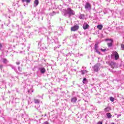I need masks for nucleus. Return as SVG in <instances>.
I'll use <instances>...</instances> for the list:
<instances>
[{
    "label": "nucleus",
    "instance_id": "obj_17",
    "mask_svg": "<svg viewBox=\"0 0 124 124\" xmlns=\"http://www.w3.org/2000/svg\"><path fill=\"white\" fill-rule=\"evenodd\" d=\"M83 28L84 30H87V29H89V25L87 24H84L83 26Z\"/></svg>",
    "mask_w": 124,
    "mask_h": 124
},
{
    "label": "nucleus",
    "instance_id": "obj_25",
    "mask_svg": "<svg viewBox=\"0 0 124 124\" xmlns=\"http://www.w3.org/2000/svg\"><path fill=\"white\" fill-rule=\"evenodd\" d=\"M109 100H110V101H112V102H114V101H115V98L113 97H110Z\"/></svg>",
    "mask_w": 124,
    "mask_h": 124
},
{
    "label": "nucleus",
    "instance_id": "obj_15",
    "mask_svg": "<svg viewBox=\"0 0 124 124\" xmlns=\"http://www.w3.org/2000/svg\"><path fill=\"white\" fill-rule=\"evenodd\" d=\"M106 116H107L108 119H111L112 118V115L110 113H108L106 114Z\"/></svg>",
    "mask_w": 124,
    "mask_h": 124
},
{
    "label": "nucleus",
    "instance_id": "obj_40",
    "mask_svg": "<svg viewBox=\"0 0 124 124\" xmlns=\"http://www.w3.org/2000/svg\"><path fill=\"white\" fill-rule=\"evenodd\" d=\"M9 11L10 12V13H11L12 12V11L9 10Z\"/></svg>",
    "mask_w": 124,
    "mask_h": 124
},
{
    "label": "nucleus",
    "instance_id": "obj_36",
    "mask_svg": "<svg viewBox=\"0 0 124 124\" xmlns=\"http://www.w3.org/2000/svg\"><path fill=\"white\" fill-rule=\"evenodd\" d=\"M16 64L17 65H19V64H20V62H16Z\"/></svg>",
    "mask_w": 124,
    "mask_h": 124
},
{
    "label": "nucleus",
    "instance_id": "obj_34",
    "mask_svg": "<svg viewBox=\"0 0 124 124\" xmlns=\"http://www.w3.org/2000/svg\"><path fill=\"white\" fill-rule=\"evenodd\" d=\"M1 48H2V45H1V44H0V50L1 49Z\"/></svg>",
    "mask_w": 124,
    "mask_h": 124
},
{
    "label": "nucleus",
    "instance_id": "obj_10",
    "mask_svg": "<svg viewBox=\"0 0 124 124\" xmlns=\"http://www.w3.org/2000/svg\"><path fill=\"white\" fill-rule=\"evenodd\" d=\"M38 4H39V1L38 0H34L33 3L34 7H36Z\"/></svg>",
    "mask_w": 124,
    "mask_h": 124
},
{
    "label": "nucleus",
    "instance_id": "obj_41",
    "mask_svg": "<svg viewBox=\"0 0 124 124\" xmlns=\"http://www.w3.org/2000/svg\"><path fill=\"white\" fill-rule=\"evenodd\" d=\"M22 40H24V41H26V39H25V38H24V39H22Z\"/></svg>",
    "mask_w": 124,
    "mask_h": 124
},
{
    "label": "nucleus",
    "instance_id": "obj_23",
    "mask_svg": "<svg viewBox=\"0 0 124 124\" xmlns=\"http://www.w3.org/2000/svg\"><path fill=\"white\" fill-rule=\"evenodd\" d=\"M31 0H22V2H27V3H30L31 2Z\"/></svg>",
    "mask_w": 124,
    "mask_h": 124
},
{
    "label": "nucleus",
    "instance_id": "obj_8",
    "mask_svg": "<svg viewBox=\"0 0 124 124\" xmlns=\"http://www.w3.org/2000/svg\"><path fill=\"white\" fill-rule=\"evenodd\" d=\"M113 55L115 57V60H119V59L120 58V56H119V54L118 53V52L115 51L113 53Z\"/></svg>",
    "mask_w": 124,
    "mask_h": 124
},
{
    "label": "nucleus",
    "instance_id": "obj_27",
    "mask_svg": "<svg viewBox=\"0 0 124 124\" xmlns=\"http://www.w3.org/2000/svg\"><path fill=\"white\" fill-rule=\"evenodd\" d=\"M47 39L48 42H50V41H52V42H54V39L50 40V39H49V37H47Z\"/></svg>",
    "mask_w": 124,
    "mask_h": 124
},
{
    "label": "nucleus",
    "instance_id": "obj_9",
    "mask_svg": "<svg viewBox=\"0 0 124 124\" xmlns=\"http://www.w3.org/2000/svg\"><path fill=\"white\" fill-rule=\"evenodd\" d=\"M98 46H97V44H95V47H94V50L96 52V53H97V54H99V55H100V52L98 51Z\"/></svg>",
    "mask_w": 124,
    "mask_h": 124
},
{
    "label": "nucleus",
    "instance_id": "obj_5",
    "mask_svg": "<svg viewBox=\"0 0 124 124\" xmlns=\"http://www.w3.org/2000/svg\"><path fill=\"white\" fill-rule=\"evenodd\" d=\"M99 67H100V64H96L93 66V70L95 72H97L99 70Z\"/></svg>",
    "mask_w": 124,
    "mask_h": 124
},
{
    "label": "nucleus",
    "instance_id": "obj_6",
    "mask_svg": "<svg viewBox=\"0 0 124 124\" xmlns=\"http://www.w3.org/2000/svg\"><path fill=\"white\" fill-rule=\"evenodd\" d=\"M79 29V26L78 25H75L74 26L71 27V31H77Z\"/></svg>",
    "mask_w": 124,
    "mask_h": 124
},
{
    "label": "nucleus",
    "instance_id": "obj_44",
    "mask_svg": "<svg viewBox=\"0 0 124 124\" xmlns=\"http://www.w3.org/2000/svg\"><path fill=\"white\" fill-rule=\"evenodd\" d=\"M53 13H55V12H53Z\"/></svg>",
    "mask_w": 124,
    "mask_h": 124
},
{
    "label": "nucleus",
    "instance_id": "obj_43",
    "mask_svg": "<svg viewBox=\"0 0 124 124\" xmlns=\"http://www.w3.org/2000/svg\"><path fill=\"white\" fill-rule=\"evenodd\" d=\"M42 20H43V17L42 18Z\"/></svg>",
    "mask_w": 124,
    "mask_h": 124
},
{
    "label": "nucleus",
    "instance_id": "obj_2",
    "mask_svg": "<svg viewBox=\"0 0 124 124\" xmlns=\"http://www.w3.org/2000/svg\"><path fill=\"white\" fill-rule=\"evenodd\" d=\"M47 31L46 28L43 27L39 29L38 33L39 34H45V33H47Z\"/></svg>",
    "mask_w": 124,
    "mask_h": 124
},
{
    "label": "nucleus",
    "instance_id": "obj_4",
    "mask_svg": "<svg viewBox=\"0 0 124 124\" xmlns=\"http://www.w3.org/2000/svg\"><path fill=\"white\" fill-rule=\"evenodd\" d=\"M84 7L86 10H91L92 9V5L89 2H86Z\"/></svg>",
    "mask_w": 124,
    "mask_h": 124
},
{
    "label": "nucleus",
    "instance_id": "obj_1",
    "mask_svg": "<svg viewBox=\"0 0 124 124\" xmlns=\"http://www.w3.org/2000/svg\"><path fill=\"white\" fill-rule=\"evenodd\" d=\"M63 13H64V16L68 15L69 18H70L71 16H74L75 15V12L73 10H72L71 8H68L67 9L63 10Z\"/></svg>",
    "mask_w": 124,
    "mask_h": 124
},
{
    "label": "nucleus",
    "instance_id": "obj_32",
    "mask_svg": "<svg viewBox=\"0 0 124 124\" xmlns=\"http://www.w3.org/2000/svg\"><path fill=\"white\" fill-rule=\"evenodd\" d=\"M74 39L77 38V34H74Z\"/></svg>",
    "mask_w": 124,
    "mask_h": 124
},
{
    "label": "nucleus",
    "instance_id": "obj_19",
    "mask_svg": "<svg viewBox=\"0 0 124 124\" xmlns=\"http://www.w3.org/2000/svg\"><path fill=\"white\" fill-rule=\"evenodd\" d=\"M34 103H35V104H38L39 103H40V100L39 99H35L34 100Z\"/></svg>",
    "mask_w": 124,
    "mask_h": 124
},
{
    "label": "nucleus",
    "instance_id": "obj_20",
    "mask_svg": "<svg viewBox=\"0 0 124 124\" xmlns=\"http://www.w3.org/2000/svg\"><path fill=\"white\" fill-rule=\"evenodd\" d=\"M79 18L81 19H85V15H83V14H81L79 16Z\"/></svg>",
    "mask_w": 124,
    "mask_h": 124
},
{
    "label": "nucleus",
    "instance_id": "obj_16",
    "mask_svg": "<svg viewBox=\"0 0 124 124\" xmlns=\"http://www.w3.org/2000/svg\"><path fill=\"white\" fill-rule=\"evenodd\" d=\"M88 71L86 70H82L80 71V73L82 74V75H84V74H86V73H87Z\"/></svg>",
    "mask_w": 124,
    "mask_h": 124
},
{
    "label": "nucleus",
    "instance_id": "obj_18",
    "mask_svg": "<svg viewBox=\"0 0 124 124\" xmlns=\"http://www.w3.org/2000/svg\"><path fill=\"white\" fill-rule=\"evenodd\" d=\"M2 62L5 64H6L8 62V61L7 60V59L5 58H3L2 60Z\"/></svg>",
    "mask_w": 124,
    "mask_h": 124
},
{
    "label": "nucleus",
    "instance_id": "obj_3",
    "mask_svg": "<svg viewBox=\"0 0 124 124\" xmlns=\"http://www.w3.org/2000/svg\"><path fill=\"white\" fill-rule=\"evenodd\" d=\"M106 41H109L107 43L108 47H112V46H113V40L110 39H106Z\"/></svg>",
    "mask_w": 124,
    "mask_h": 124
},
{
    "label": "nucleus",
    "instance_id": "obj_21",
    "mask_svg": "<svg viewBox=\"0 0 124 124\" xmlns=\"http://www.w3.org/2000/svg\"><path fill=\"white\" fill-rule=\"evenodd\" d=\"M97 28L98 30H102V28H103V26L102 25H99L97 26Z\"/></svg>",
    "mask_w": 124,
    "mask_h": 124
},
{
    "label": "nucleus",
    "instance_id": "obj_28",
    "mask_svg": "<svg viewBox=\"0 0 124 124\" xmlns=\"http://www.w3.org/2000/svg\"><path fill=\"white\" fill-rule=\"evenodd\" d=\"M33 91H32V90H31V89L28 90V93H33Z\"/></svg>",
    "mask_w": 124,
    "mask_h": 124
},
{
    "label": "nucleus",
    "instance_id": "obj_22",
    "mask_svg": "<svg viewBox=\"0 0 124 124\" xmlns=\"http://www.w3.org/2000/svg\"><path fill=\"white\" fill-rule=\"evenodd\" d=\"M82 82L83 83V84H87V83H88V80H87V78H83Z\"/></svg>",
    "mask_w": 124,
    "mask_h": 124
},
{
    "label": "nucleus",
    "instance_id": "obj_37",
    "mask_svg": "<svg viewBox=\"0 0 124 124\" xmlns=\"http://www.w3.org/2000/svg\"><path fill=\"white\" fill-rule=\"evenodd\" d=\"M97 124H102V122H98Z\"/></svg>",
    "mask_w": 124,
    "mask_h": 124
},
{
    "label": "nucleus",
    "instance_id": "obj_30",
    "mask_svg": "<svg viewBox=\"0 0 124 124\" xmlns=\"http://www.w3.org/2000/svg\"><path fill=\"white\" fill-rule=\"evenodd\" d=\"M74 56L76 58H77V57H79V53H78V54H74Z\"/></svg>",
    "mask_w": 124,
    "mask_h": 124
},
{
    "label": "nucleus",
    "instance_id": "obj_38",
    "mask_svg": "<svg viewBox=\"0 0 124 124\" xmlns=\"http://www.w3.org/2000/svg\"><path fill=\"white\" fill-rule=\"evenodd\" d=\"M121 116H122V114H118V117H121Z\"/></svg>",
    "mask_w": 124,
    "mask_h": 124
},
{
    "label": "nucleus",
    "instance_id": "obj_11",
    "mask_svg": "<svg viewBox=\"0 0 124 124\" xmlns=\"http://www.w3.org/2000/svg\"><path fill=\"white\" fill-rule=\"evenodd\" d=\"M11 67L12 68V69H13L15 72H16V74H18L20 75L21 74V73H19V72H18V70H17V69H16V67L14 66H11Z\"/></svg>",
    "mask_w": 124,
    "mask_h": 124
},
{
    "label": "nucleus",
    "instance_id": "obj_45",
    "mask_svg": "<svg viewBox=\"0 0 124 124\" xmlns=\"http://www.w3.org/2000/svg\"><path fill=\"white\" fill-rule=\"evenodd\" d=\"M9 18H10V16H9Z\"/></svg>",
    "mask_w": 124,
    "mask_h": 124
},
{
    "label": "nucleus",
    "instance_id": "obj_35",
    "mask_svg": "<svg viewBox=\"0 0 124 124\" xmlns=\"http://www.w3.org/2000/svg\"><path fill=\"white\" fill-rule=\"evenodd\" d=\"M121 47L122 48V49H124V45H122Z\"/></svg>",
    "mask_w": 124,
    "mask_h": 124
},
{
    "label": "nucleus",
    "instance_id": "obj_14",
    "mask_svg": "<svg viewBox=\"0 0 124 124\" xmlns=\"http://www.w3.org/2000/svg\"><path fill=\"white\" fill-rule=\"evenodd\" d=\"M109 65L111 66V67H113V66H115L116 65V63L114 62H111L109 63Z\"/></svg>",
    "mask_w": 124,
    "mask_h": 124
},
{
    "label": "nucleus",
    "instance_id": "obj_24",
    "mask_svg": "<svg viewBox=\"0 0 124 124\" xmlns=\"http://www.w3.org/2000/svg\"><path fill=\"white\" fill-rule=\"evenodd\" d=\"M16 38H20V39H23V37H24V35L22 34L21 36H16Z\"/></svg>",
    "mask_w": 124,
    "mask_h": 124
},
{
    "label": "nucleus",
    "instance_id": "obj_13",
    "mask_svg": "<svg viewBox=\"0 0 124 124\" xmlns=\"http://www.w3.org/2000/svg\"><path fill=\"white\" fill-rule=\"evenodd\" d=\"M110 110H111V108L107 107L105 108L104 111L106 113H107L108 112H109V111H110Z\"/></svg>",
    "mask_w": 124,
    "mask_h": 124
},
{
    "label": "nucleus",
    "instance_id": "obj_26",
    "mask_svg": "<svg viewBox=\"0 0 124 124\" xmlns=\"http://www.w3.org/2000/svg\"><path fill=\"white\" fill-rule=\"evenodd\" d=\"M72 55H73V53H72V51H71V52H69L67 54H66V56H72Z\"/></svg>",
    "mask_w": 124,
    "mask_h": 124
},
{
    "label": "nucleus",
    "instance_id": "obj_7",
    "mask_svg": "<svg viewBox=\"0 0 124 124\" xmlns=\"http://www.w3.org/2000/svg\"><path fill=\"white\" fill-rule=\"evenodd\" d=\"M39 70H40L42 74H44V73L46 72V69H45V68L44 67L39 68Z\"/></svg>",
    "mask_w": 124,
    "mask_h": 124
},
{
    "label": "nucleus",
    "instance_id": "obj_29",
    "mask_svg": "<svg viewBox=\"0 0 124 124\" xmlns=\"http://www.w3.org/2000/svg\"><path fill=\"white\" fill-rule=\"evenodd\" d=\"M17 69L20 72H22V68H21V67H18Z\"/></svg>",
    "mask_w": 124,
    "mask_h": 124
},
{
    "label": "nucleus",
    "instance_id": "obj_31",
    "mask_svg": "<svg viewBox=\"0 0 124 124\" xmlns=\"http://www.w3.org/2000/svg\"><path fill=\"white\" fill-rule=\"evenodd\" d=\"M101 51H102V52H105L106 51V49H102V48H101L100 49Z\"/></svg>",
    "mask_w": 124,
    "mask_h": 124
},
{
    "label": "nucleus",
    "instance_id": "obj_33",
    "mask_svg": "<svg viewBox=\"0 0 124 124\" xmlns=\"http://www.w3.org/2000/svg\"><path fill=\"white\" fill-rule=\"evenodd\" d=\"M2 67H3V65H0V69L1 70L2 69Z\"/></svg>",
    "mask_w": 124,
    "mask_h": 124
},
{
    "label": "nucleus",
    "instance_id": "obj_39",
    "mask_svg": "<svg viewBox=\"0 0 124 124\" xmlns=\"http://www.w3.org/2000/svg\"><path fill=\"white\" fill-rule=\"evenodd\" d=\"M72 71H76V69L72 70Z\"/></svg>",
    "mask_w": 124,
    "mask_h": 124
},
{
    "label": "nucleus",
    "instance_id": "obj_42",
    "mask_svg": "<svg viewBox=\"0 0 124 124\" xmlns=\"http://www.w3.org/2000/svg\"><path fill=\"white\" fill-rule=\"evenodd\" d=\"M50 16H52V14H50Z\"/></svg>",
    "mask_w": 124,
    "mask_h": 124
},
{
    "label": "nucleus",
    "instance_id": "obj_12",
    "mask_svg": "<svg viewBox=\"0 0 124 124\" xmlns=\"http://www.w3.org/2000/svg\"><path fill=\"white\" fill-rule=\"evenodd\" d=\"M76 101H77V98L76 97H73L71 99V102H72L73 103H76Z\"/></svg>",
    "mask_w": 124,
    "mask_h": 124
}]
</instances>
